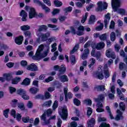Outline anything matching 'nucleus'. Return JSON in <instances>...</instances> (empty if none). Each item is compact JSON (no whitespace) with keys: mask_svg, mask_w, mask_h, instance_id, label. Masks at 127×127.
Segmentation results:
<instances>
[{"mask_svg":"<svg viewBox=\"0 0 127 127\" xmlns=\"http://www.w3.org/2000/svg\"><path fill=\"white\" fill-rule=\"evenodd\" d=\"M30 10L29 11V18L30 19H32L34 18L36 16H37L38 14L35 10V8L34 7H30L29 8Z\"/></svg>","mask_w":127,"mask_h":127,"instance_id":"nucleus-6","label":"nucleus"},{"mask_svg":"<svg viewBox=\"0 0 127 127\" xmlns=\"http://www.w3.org/2000/svg\"><path fill=\"white\" fill-rule=\"evenodd\" d=\"M62 125V120H61V119L58 118V122H57V127H61Z\"/></svg>","mask_w":127,"mask_h":127,"instance_id":"nucleus-64","label":"nucleus"},{"mask_svg":"<svg viewBox=\"0 0 127 127\" xmlns=\"http://www.w3.org/2000/svg\"><path fill=\"white\" fill-rule=\"evenodd\" d=\"M87 115L88 117H90L92 115V113H93V110H92V108L91 107H88L87 108Z\"/></svg>","mask_w":127,"mask_h":127,"instance_id":"nucleus-60","label":"nucleus"},{"mask_svg":"<svg viewBox=\"0 0 127 127\" xmlns=\"http://www.w3.org/2000/svg\"><path fill=\"white\" fill-rule=\"evenodd\" d=\"M115 25H116V23L115 22V21H114V20H112L111 21V24H110L109 28L110 29H115Z\"/></svg>","mask_w":127,"mask_h":127,"instance_id":"nucleus-58","label":"nucleus"},{"mask_svg":"<svg viewBox=\"0 0 127 127\" xmlns=\"http://www.w3.org/2000/svg\"><path fill=\"white\" fill-rule=\"evenodd\" d=\"M58 77L59 78L60 81L62 82V83H65L66 82H68L69 81V78H68V76L64 75H58Z\"/></svg>","mask_w":127,"mask_h":127,"instance_id":"nucleus-11","label":"nucleus"},{"mask_svg":"<svg viewBox=\"0 0 127 127\" xmlns=\"http://www.w3.org/2000/svg\"><path fill=\"white\" fill-rule=\"evenodd\" d=\"M44 96L45 97V100H48V99H50L51 97V95H50L49 92H46Z\"/></svg>","mask_w":127,"mask_h":127,"instance_id":"nucleus-57","label":"nucleus"},{"mask_svg":"<svg viewBox=\"0 0 127 127\" xmlns=\"http://www.w3.org/2000/svg\"><path fill=\"white\" fill-rule=\"evenodd\" d=\"M29 92L31 93V94H35L37 93V92H38V88L35 87H33L30 88L29 89Z\"/></svg>","mask_w":127,"mask_h":127,"instance_id":"nucleus-30","label":"nucleus"},{"mask_svg":"<svg viewBox=\"0 0 127 127\" xmlns=\"http://www.w3.org/2000/svg\"><path fill=\"white\" fill-rule=\"evenodd\" d=\"M99 127H111V125L107 123L103 122L100 124Z\"/></svg>","mask_w":127,"mask_h":127,"instance_id":"nucleus-59","label":"nucleus"},{"mask_svg":"<svg viewBox=\"0 0 127 127\" xmlns=\"http://www.w3.org/2000/svg\"><path fill=\"white\" fill-rule=\"evenodd\" d=\"M59 114L62 120L64 121L67 120V118H68V109H67V107H64L62 109V112H59Z\"/></svg>","mask_w":127,"mask_h":127,"instance_id":"nucleus-2","label":"nucleus"},{"mask_svg":"<svg viewBox=\"0 0 127 127\" xmlns=\"http://www.w3.org/2000/svg\"><path fill=\"white\" fill-rule=\"evenodd\" d=\"M34 3L38 4L39 6H41L43 9H44L46 12H49L50 11V8L47 7L45 4L41 2L39 0H33Z\"/></svg>","mask_w":127,"mask_h":127,"instance_id":"nucleus-3","label":"nucleus"},{"mask_svg":"<svg viewBox=\"0 0 127 127\" xmlns=\"http://www.w3.org/2000/svg\"><path fill=\"white\" fill-rule=\"evenodd\" d=\"M54 3L56 7H60V6H62L63 5V3L58 0H55Z\"/></svg>","mask_w":127,"mask_h":127,"instance_id":"nucleus-31","label":"nucleus"},{"mask_svg":"<svg viewBox=\"0 0 127 127\" xmlns=\"http://www.w3.org/2000/svg\"><path fill=\"white\" fill-rule=\"evenodd\" d=\"M32 59H33V60H36V61L41 60V53H40V52H38L37 51L36 52L35 55L33 56Z\"/></svg>","mask_w":127,"mask_h":127,"instance_id":"nucleus-19","label":"nucleus"},{"mask_svg":"<svg viewBox=\"0 0 127 127\" xmlns=\"http://www.w3.org/2000/svg\"><path fill=\"white\" fill-rule=\"evenodd\" d=\"M64 93L65 102H68V99H71L73 98V94L71 92H68V88L64 87Z\"/></svg>","mask_w":127,"mask_h":127,"instance_id":"nucleus-4","label":"nucleus"},{"mask_svg":"<svg viewBox=\"0 0 127 127\" xmlns=\"http://www.w3.org/2000/svg\"><path fill=\"white\" fill-rule=\"evenodd\" d=\"M52 108L53 111H55V110H56V109L58 108V101L57 100L55 101L53 103Z\"/></svg>","mask_w":127,"mask_h":127,"instance_id":"nucleus-49","label":"nucleus"},{"mask_svg":"<svg viewBox=\"0 0 127 127\" xmlns=\"http://www.w3.org/2000/svg\"><path fill=\"white\" fill-rule=\"evenodd\" d=\"M9 91L10 94H13V93H15V92H16L17 90H16V88H15V87L10 86L9 87Z\"/></svg>","mask_w":127,"mask_h":127,"instance_id":"nucleus-47","label":"nucleus"},{"mask_svg":"<svg viewBox=\"0 0 127 127\" xmlns=\"http://www.w3.org/2000/svg\"><path fill=\"white\" fill-rule=\"evenodd\" d=\"M110 39L113 42L116 40V33H115V32H111L110 34Z\"/></svg>","mask_w":127,"mask_h":127,"instance_id":"nucleus-44","label":"nucleus"},{"mask_svg":"<svg viewBox=\"0 0 127 127\" xmlns=\"http://www.w3.org/2000/svg\"><path fill=\"white\" fill-rule=\"evenodd\" d=\"M59 74L58 75H64L66 72V67L64 65L62 64L61 67H60V69L59 70Z\"/></svg>","mask_w":127,"mask_h":127,"instance_id":"nucleus-20","label":"nucleus"},{"mask_svg":"<svg viewBox=\"0 0 127 127\" xmlns=\"http://www.w3.org/2000/svg\"><path fill=\"white\" fill-rule=\"evenodd\" d=\"M95 21H96V16L94 15H91L89 20V23H94Z\"/></svg>","mask_w":127,"mask_h":127,"instance_id":"nucleus-39","label":"nucleus"},{"mask_svg":"<svg viewBox=\"0 0 127 127\" xmlns=\"http://www.w3.org/2000/svg\"><path fill=\"white\" fill-rule=\"evenodd\" d=\"M110 15V13H108L107 14L105 15L104 23L105 28H107L108 23L110 20L111 19V16Z\"/></svg>","mask_w":127,"mask_h":127,"instance_id":"nucleus-14","label":"nucleus"},{"mask_svg":"<svg viewBox=\"0 0 127 127\" xmlns=\"http://www.w3.org/2000/svg\"><path fill=\"white\" fill-rule=\"evenodd\" d=\"M73 103L75 106H76V107H79V106L81 105V101L75 98L73 99Z\"/></svg>","mask_w":127,"mask_h":127,"instance_id":"nucleus-40","label":"nucleus"},{"mask_svg":"<svg viewBox=\"0 0 127 127\" xmlns=\"http://www.w3.org/2000/svg\"><path fill=\"white\" fill-rule=\"evenodd\" d=\"M18 108H19L21 111H25V106L23 103H18Z\"/></svg>","mask_w":127,"mask_h":127,"instance_id":"nucleus-38","label":"nucleus"},{"mask_svg":"<svg viewBox=\"0 0 127 127\" xmlns=\"http://www.w3.org/2000/svg\"><path fill=\"white\" fill-rule=\"evenodd\" d=\"M106 110L107 113L109 114V116L110 117V119L111 120H114L115 118L114 117V116H113V114H112V111H111V108H110V106H107L106 107Z\"/></svg>","mask_w":127,"mask_h":127,"instance_id":"nucleus-24","label":"nucleus"},{"mask_svg":"<svg viewBox=\"0 0 127 127\" xmlns=\"http://www.w3.org/2000/svg\"><path fill=\"white\" fill-rule=\"evenodd\" d=\"M112 5L115 11L118 10V7L121 5V1L120 0H112Z\"/></svg>","mask_w":127,"mask_h":127,"instance_id":"nucleus-7","label":"nucleus"},{"mask_svg":"<svg viewBox=\"0 0 127 127\" xmlns=\"http://www.w3.org/2000/svg\"><path fill=\"white\" fill-rule=\"evenodd\" d=\"M20 80H21V78L18 77L12 79L11 83L13 85H17L19 82H20Z\"/></svg>","mask_w":127,"mask_h":127,"instance_id":"nucleus-29","label":"nucleus"},{"mask_svg":"<svg viewBox=\"0 0 127 127\" xmlns=\"http://www.w3.org/2000/svg\"><path fill=\"white\" fill-rule=\"evenodd\" d=\"M95 102L97 103L96 105L97 108H103V106L102 101H100L99 99H95Z\"/></svg>","mask_w":127,"mask_h":127,"instance_id":"nucleus-43","label":"nucleus"},{"mask_svg":"<svg viewBox=\"0 0 127 127\" xmlns=\"http://www.w3.org/2000/svg\"><path fill=\"white\" fill-rule=\"evenodd\" d=\"M120 55L122 57L124 58V62L127 64V55L126 56V53L124 51V50H122L120 52Z\"/></svg>","mask_w":127,"mask_h":127,"instance_id":"nucleus-28","label":"nucleus"},{"mask_svg":"<svg viewBox=\"0 0 127 127\" xmlns=\"http://www.w3.org/2000/svg\"><path fill=\"white\" fill-rule=\"evenodd\" d=\"M98 123H102V122H107V118L105 117H99L98 119Z\"/></svg>","mask_w":127,"mask_h":127,"instance_id":"nucleus-61","label":"nucleus"},{"mask_svg":"<svg viewBox=\"0 0 127 127\" xmlns=\"http://www.w3.org/2000/svg\"><path fill=\"white\" fill-rule=\"evenodd\" d=\"M50 36V33L47 32L46 33H42L40 36L42 41H47L48 40V37Z\"/></svg>","mask_w":127,"mask_h":127,"instance_id":"nucleus-10","label":"nucleus"},{"mask_svg":"<svg viewBox=\"0 0 127 127\" xmlns=\"http://www.w3.org/2000/svg\"><path fill=\"white\" fill-rule=\"evenodd\" d=\"M60 12V9L58 8H55L53 9L52 12V15L53 16L56 15V14H58Z\"/></svg>","mask_w":127,"mask_h":127,"instance_id":"nucleus-48","label":"nucleus"},{"mask_svg":"<svg viewBox=\"0 0 127 127\" xmlns=\"http://www.w3.org/2000/svg\"><path fill=\"white\" fill-rule=\"evenodd\" d=\"M69 60L70 61V63L71 64H72V65H74V64H76V57L75 56V55H71L69 57Z\"/></svg>","mask_w":127,"mask_h":127,"instance_id":"nucleus-27","label":"nucleus"},{"mask_svg":"<svg viewBox=\"0 0 127 127\" xmlns=\"http://www.w3.org/2000/svg\"><path fill=\"white\" fill-rule=\"evenodd\" d=\"M103 29H104V24L103 23H101L100 25L97 26L95 28V30L96 31H101V30H103Z\"/></svg>","mask_w":127,"mask_h":127,"instance_id":"nucleus-37","label":"nucleus"},{"mask_svg":"<svg viewBox=\"0 0 127 127\" xmlns=\"http://www.w3.org/2000/svg\"><path fill=\"white\" fill-rule=\"evenodd\" d=\"M78 49H79V44H76L73 48L72 50L70 51V53L71 54H74V52H76V51H78Z\"/></svg>","mask_w":127,"mask_h":127,"instance_id":"nucleus-35","label":"nucleus"},{"mask_svg":"<svg viewBox=\"0 0 127 127\" xmlns=\"http://www.w3.org/2000/svg\"><path fill=\"white\" fill-rule=\"evenodd\" d=\"M120 109L122 111H126V105L124 102H120L119 104Z\"/></svg>","mask_w":127,"mask_h":127,"instance_id":"nucleus-42","label":"nucleus"},{"mask_svg":"<svg viewBox=\"0 0 127 127\" xmlns=\"http://www.w3.org/2000/svg\"><path fill=\"white\" fill-rule=\"evenodd\" d=\"M48 29V27L46 25H42L39 26L38 31L41 32V31H46Z\"/></svg>","mask_w":127,"mask_h":127,"instance_id":"nucleus-25","label":"nucleus"},{"mask_svg":"<svg viewBox=\"0 0 127 127\" xmlns=\"http://www.w3.org/2000/svg\"><path fill=\"white\" fill-rule=\"evenodd\" d=\"M84 104H86L88 106H92V100L91 99H85L83 101Z\"/></svg>","mask_w":127,"mask_h":127,"instance_id":"nucleus-51","label":"nucleus"},{"mask_svg":"<svg viewBox=\"0 0 127 127\" xmlns=\"http://www.w3.org/2000/svg\"><path fill=\"white\" fill-rule=\"evenodd\" d=\"M104 76L106 78V79H108L109 77H110V72L109 71V69H106V68L104 67V69L103 70Z\"/></svg>","mask_w":127,"mask_h":127,"instance_id":"nucleus-36","label":"nucleus"},{"mask_svg":"<svg viewBox=\"0 0 127 127\" xmlns=\"http://www.w3.org/2000/svg\"><path fill=\"white\" fill-rule=\"evenodd\" d=\"M84 53L81 55V58L82 60H85L88 58V54L90 52L89 49H85L84 51Z\"/></svg>","mask_w":127,"mask_h":127,"instance_id":"nucleus-18","label":"nucleus"},{"mask_svg":"<svg viewBox=\"0 0 127 127\" xmlns=\"http://www.w3.org/2000/svg\"><path fill=\"white\" fill-rule=\"evenodd\" d=\"M51 104H52V101L51 100H49L48 101H46L44 104V107H46L47 108H49L51 107Z\"/></svg>","mask_w":127,"mask_h":127,"instance_id":"nucleus-41","label":"nucleus"},{"mask_svg":"<svg viewBox=\"0 0 127 127\" xmlns=\"http://www.w3.org/2000/svg\"><path fill=\"white\" fill-rule=\"evenodd\" d=\"M16 94L20 96L23 100H29V96L27 95V92L25 89L19 88L16 90Z\"/></svg>","mask_w":127,"mask_h":127,"instance_id":"nucleus-1","label":"nucleus"},{"mask_svg":"<svg viewBox=\"0 0 127 127\" xmlns=\"http://www.w3.org/2000/svg\"><path fill=\"white\" fill-rule=\"evenodd\" d=\"M72 10H73V7L70 6L64 9V11L65 15H68V12H71Z\"/></svg>","mask_w":127,"mask_h":127,"instance_id":"nucleus-26","label":"nucleus"},{"mask_svg":"<svg viewBox=\"0 0 127 127\" xmlns=\"http://www.w3.org/2000/svg\"><path fill=\"white\" fill-rule=\"evenodd\" d=\"M125 67H126V64L123 62H121L119 64L120 70H123Z\"/></svg>","mask_w":127,"mask_h":127,"instance_id":"nucleus-62","label":"nucleus"},{"mask_svg":"<svg viewBox=\"0 0 127 127\" xmlns=\"http://www.w3.org/2000/svg\"><path fill=\"white\" fill-rule=\"evenodd\" d=\"M96 125V120L94 118H91V119L87 122V127H94Z\"/></svg>","mask_w":127,"mask_h":127,"instance_id":"nucleus-17","label":"nucleus"},{"mask_svg":"<svg viewBox=\"0 0 127 127\" xmlns=\"http://www.w3.org/2000/svg\"><path fill=\"white\" fill-rule=\"evenodd\" d=\"M41 120L44 122L45 125H49L50 124L49 120H46V112H45L44 113H43L42 115L41 116Z\"/></svg>","mask_w":127,"mask_h":127,"instance_id":"nucleus-23","label":"nucleus"},{"mask_svg":"<svg viewBox=\"0 0 127 127\" xmlns=\"http://www.w3.org/2000/svg\"><path fill=\"white\" fill-rule=\"evenodd\" d=\"M94 90H97V92H104L106 90V86L104 85H97L94 87Z\"/></svg>","mask_w":127,"mask_h":127,"instance_id":"nucleus-16","label":"nucleus"},{"mask_svg":"<svg viewBox=\"0 0 127 127\" xmlns=\"http://www.w3.org/2000/svg\"><path fill=\"white\" fill-rule=\"evenodd\" d=\"M27 70L29 71H38V67L35 64L32 63L27 65L26 67Z\"/></svg>","mask_w":127,"mask_h":127,"instance_id":"nucleus-8","label":"nucleus"},{"mask_svg":"<svg viewBox=\"0 0 127 127\" xmlns=\"http://www.w3.org/2000/svg\"><path fill=\"white\" fill-rule=\"evenodd\" d=\"M53 80H54L53 76H49L47 78L45 79V81L46 83H49V82H51V81H53Z\"/></svg>","mask_w":127,"mask_h":127,"instance_id":"nucleus-56","label":"nucleus"},{"mask_svg":"<svg viewBox=\"0 0 127 127\" xmlns=\"http://www.w3.org/2000/svg\"><path fill=\"white\" fill-rule=\"evenodd\" d=\"M35 100H45V96L42 94H38L34 97Z\"/></svg>","mask_w":127,"mask_h":127,"instance_id":"nucleus-34","label":"nucleus"},{"mask_svg":"<svg viewBox=\"0 0 127 127\" xmlns=\"http://www.w3.org/2000/svg\"><path fill=\"white\" fill-rule=\"evenodd\" d=\"M97 5H98L97 9L98 11L103 10V4L102 1H98L97 3Z\"/></svg>","mask_w":127,"mask_h":127,"instance_id":"nucleus-33","label":"nucleus"},{"mask_svg":"<svg viewBox=\"0 0 127 127\" xmlns=\"http://www.w3.org/2000/svg\"><path fill=\"white\" fill-rule=\"evenodd\" d=\"M90 60H91L90 64L88 65L89 68H91V66H93L96 63V59L93 58H90Z\"/></svg>","mask_w":127,"mask_h":127,"instance_id":"nucleus-53","label":"nucleus"},{"mask_svg":"<svg viewBox=\"0 0 127 127\" xmlns=\"http://www.w3.org/2000/svg\"><path fill=\"white\" fill-rule=\"evenodd\" d=\"M23 86H29L30 85V78L26 77L21 83Z\"/></svg>","mask_w":127,"mask_h":127,"instance_id":"nucleus-21","label":"nucleus"},{"mask_svg":"<svg viewBox=\"0 0 127 127\" xmlns=\"http://www.w3.org/2000/svg\"><path fill=\"white\" fill-rule=\"evenodd\" d=\"M105 43L104 42H100L96 45V49L97 50H101V49H103L105 48Z\"/></svg>","mask_w":127,"mask_h":127,"instance_id":"nucleus-22","label":"nucleus"},{"mask_svg":"<svg viewBox=\"0 0 127 127\" xmlns=\"http://www.w3.org/2000/svg\"><path fill=\"white\" fill-rule=\"evenodd\" d=\"M118 12L122 15H125V14H126V10L125 9L120 8L118 10Z\"/></svg>","mask_w":127,"mask_h":127,"instance_id":"nucleus-63","label":"nucleus"},{"mask_svg":"<svg viewBox=\"0 0 127 127\" xmlns=\"http://www.w3.org/2000/svg\"><path fill=\"white\" fill-rule=\"evenodd\" d=\"M95 99H98L100 102H103L105 100V96L104 94H101L99 96V98H95Z\"/></svg>","mask_w":127,"mask_h":127,"instance_id":"nucleus-55","label":"nucleus"},{"mask_svg":"<svg viewBox=\"0 0 127 127\" xmlns=\"http://www.w3.org/2000/svg\"><path fill=\"white\" fill-rule=\"evenodd\" d=\"M95 75L96 76V78L99 80H103L104 79V73H103V70L101 71H96L95 72Z\"/></svg>","mask_w":127,"mask_h":127,"instance_id":"nucleus-15","label":"nucleus"},{"mask_svg":"<svg viewBox=\"0 0 127 127\" xmlns=\"http://www.w3.org/2000/svg\"><path fill=\"white\" fill-rule=\"evenodd\" d=\"M107 38L106 33L103 34L99 36V39H100V40L102 41H105V40H107Z\"/></svg>","mask_w":127,"mask_h":127,"instance_id":"nucleus-45","label":"nucleus"},{"mask_svg":"<svg viewBox=\"0 0 127 127\" xmlns=\"http://www.w3.org/2000/svg\"><path fill=\"white\" fill-rule=\"evenodd\" d=\"M3 77H0V81H1L2 83L5 82V80L7 82H9V81L11 80V74L10 73H4Z\"/></svg>","mask_w":127,"mask_h":127,"instance_id":"nucleus-5","label":"nucleus"},{"mask_svg":"<svg viewBox=\"0 0 127 127\" xmlns=\"http://www.w3.org/2000/svg\"><path fill=\"white\" fill-rule=\"evenodd\" d=\"M8 113H9V109H7L3 111V115L5 118H8Z\"/></svg>","mask_w":127,"mask_h":127,"instance_id":"nucleus-50","label":"nucleus"},{"mask_svg":"<svg viewBox=\"0 0 127 127\" xmlns=\"http://www.w3.org/2000/svg\"><path fill=\"white\" fill-rule=\"evenodd\" d=\"M20 16L22 17V21H27V13L24 10H21Z\"/></svg>","mask_w":127,"mask_h":127,"instance_id":"nucleus-12","label":"nucleus"},{"mask_svg":"<svg viewBox=\"0 0 127 127\" xmlns=\"http://www.w3.org/2000/svg\"><path fill=\"white\" fill-rule=\"evenodd\" d=\"M28 64L27 62L25 60H22L20 62V65L22 67H26Z\"/></svg>","mask_w":127,"mask_h":127,"instance_id":"nucleus-52","label":"nucleus"},{"mask_svg":"<svg viewBox=\"0 0 127 127\" xmlns=\"http://www.w3.org/2000/svg\"><path fill=\"white\" fill-rule=\"evenodd\" d=\"M22 121L25 124H27V123H29V116H27L26 117H23L22 118Z\"/></svg>","mask_w":127,"mask_h":127,"instance_id":"nucleus-46","label":"nucleus"},{"mask_svg":"<svg viewBox=\"0 0 127 127\" xmlns=\"http://www.w3.org/2000/svg\"><path fill=\"white\" fill-rule=\"evenodd\" d=\"M106 55L108 58L116 59V54L115 52H111L110 50H107L106 52Z\"/></svg>","mask_w":127,"mask_h":127,"instance_id":"nucleus-13","label":"nucleus"},{"mask_svg":"<svg viewBox=\"0 0 127 127\" xmlns=\"http://www.w3.org/2000/svg\"><path fill=\"white\" fill-rule=\"evenodd\" d=\"M20 29L22 30V31H27V30L30 29V26L28 25H24L20 27Z\"/></svg>","mask_w":127,"mask_h":127,"instance_id":"nucleus-32","label":"nucleus"},{"mask_svg":"<svg viewBox=\"0 0 127 127\" xmlns=\"http://www.w3.org/2000/svg\"><path fill=\"white\" fill-rule=\"evenodd\" d=\"M14 42L17 45H21L23 42V36L20 35L16 37L14 39Z\"/></svg>","mask_w":127,"mask_h":127,"instance_id":"nucleus-9","label":"nucleus"},{"mask_svg":"<svg viewBox=\"0 0 127 127\" xmlns=\"http://www.w3.org/2000/svg\"><path fill=\"white\" fill-rule=\"evenodd\" d=\"M88 17V12H86L84 15V17L82 18L81 20V23H85L86 20H87V18Z\"/></svg>","mask_w":127,"mask_h":127,"instance_id":"nucleus-54","label":"nucleus"}]
</instances>
